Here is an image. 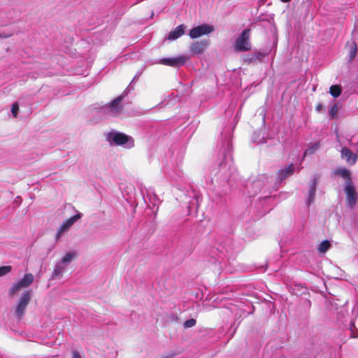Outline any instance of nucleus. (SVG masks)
I'll use <instances>...</instances> for the list:
<instances>
[{
  "label": "nucleus",
  "mask_w": 358,
  "mask_h": 358,
  "mask_svg": "<svg viewBox=\"0 0 358 358\" xmlns=\"http://www.w3.org/2000/svg\"><path fill=\"white\" fill-rule=\"evenodd\" d=\"M232 129L230 127L224 128L219 140V154L216 160V167L211 172L214 176L206 178L207 188L212 192L211 194L208 192V196L217 206H222L226 203V199L221 195L215 194V198L213 197V192L217 187L215 182L217 185L224 186L227 184L232 187L234 182H236L238 178L232 156Z\"/></svg>",
  "instance_id": "obj_1"
},
{
  "label": "nucleus",
  "mask_w": 358,
  "mask_h": 358,
  "mask_svg": "<svg viewBox=\"0 0 358 358\" xmlns=\"http://www.w3.org/2000/svg\"><path fill=\"white\" fill-rule=\"evenodd\" d=\"M141 73V71H138L136 73L129 86L120 96L116 97L108 104H105L99 108L97 113H99V117L101 118L114 117L117 116L122 111V106L121 105V102L122 99L129 93L131 90H133L132 85L138 80Z\"/></svg>",
  "instance_id": "obj_2"
},
{
  "label": "nucleus",
  "mask_w": 358,
  "mask_h": 358,
  "mask_svg": "<svg viewBox=\"0 0 358 358\" xmlns=\"http://www.w3.org/2000/svg\"><path fill=\"white\" fill-rule=\"evenodd\" d=\"M106 138L110 145L121 146L124 149H131L135 145L132 136L118 131H110L106 134Z\"/></svg>",
  "instance_id": "obj_3"
},
{
  "label": "nucleus",
  "mask_w": 358,
  "mask_h": 358,
  "mask_svg": "<svg viewBox=\"0 0 358 358\" xmlns=\"http://www.w3.org/2000/svg\"><path fill=\"white\" fill-rule=\"evenodd\" d=\"M251 29L246 28L241 33L239 36L236 38L234 46L236 50L238 52H246L251 49L250 43Z\"/></svg>",
  "instance_id": "obj_4"
},
{
  "label": "nucleus",
  "mask_w": 358,
  "mask_h": 358,
  "mask_svg": "<svg viewBox=\"0 0 358 358\" xmlns=\"http://www.w3.org/2000/svg\"><path fill=\"white\" fill-rule=\"evenodd\" d=\"M201 200V195L195 189L192 188L187 191V194L185 195L184 202L187 204L189 213L197 211L199 203Z\"/></svg>",
  "instance_id": "obj_5"
},
{
  "label": "nucleus",
  "mask_w": 358,
  "mask_h": 358,
  "mask_svg": "<svg viewBox=\"0 0 358 358\" xmlns=\"http://www.w3.org/2000/svg\"><path fill=\"white\" fill-rule=\"evenodd\" d=\"M31 290H27L22 293L15 308V315L18 320L23 317L27 306L31 301Z\"/></svg>",
  "instance_id": "obj_6"
},
{
  "label": "nucleus",
  "mask_w": 358,
  "mask_h": 358,
  "mask_svg": "<svg viewBox=\"0 0 358 358\" xmlns=\"http://www.w3.org/2000/svg\"><path fill=\"white\" fill-rule=\"evenodd\" d=\"M34 277L33 274L28 273L24 274V277L17 282L14 283L8 290L9 296H13L21 288L28 287L34 282Z\"/></svg>",
  "instance_id": "obj_7"
},
{
  "label": "nucleus",
  "mask_w": 358,
  "mask_h": 358,
  "mask_svg": "<svg viewBox=\"0 0 358 358\" xmlns=\"http://www.w3.org/2000/svg\"><path fill=\"white\" fill-rule=\"evenodd\" d=\"M83 216V214L78 211H77L76 214L70 218L64 220L62 224L59 226L57 233L55 238L58 240L64 233L67 231L71 226L77 222L79 219H80Z\"/></svg>",
  "instance_id": "obj_8"
},
{
  "label": "nucleus",
  "mask_w": 358,
  "mask_h": 358,
  "mask_svg": "<svg viewBox=\"0 0 358 358\" xmlns=\"http://www.w3.org/2000/svg\"><path fill=\"white\" fill-rule=\"evenodd\" d=\"M214 31V27L210 24H202L193 27L189 30V36L191 38H197L203 35H208Z\"/></svg>",
  "instance_id": "obj_9"
},
{
  "label": "nucleus",
  "mask_w": 358,
  "mask_h": 358,
  "mask_svg": "<svg viewBox=\"0 0 358 358\" xmlns=\"http://www.w3.org/2000/svg\"><path fill=\"white\" fill-rule=\"evenodd\" d=\"M234 250V246L231 243V240L229 238H224L220 242L215 249H213V253L218 252L217 260L222 257V255L225 256L227 254L231 253Z\"/></svg>",
  "instance_id": "obj_10"
},
{
  "label": "nucleus",
  "mask_w": 358,
  "mask_h": 358,
  "mask_svg": "<svg viewBox=\"0 0 358 358\" xmlns=\"http://www.w3.org/2000/svg\"><path fill=\"white\" fill-rule=\"evenodd\" d=\"M344 191L346 194V203L348 207L354 208L357 201V194L353 182L345 184Z\"/></svg>",
  "instance_id": "obj_11"
},
{
  "label": "nucleus",
  "mask_w": 358,
  "mask_h": 358,
  "mask_svg": "<svg viewBox=\"0 0 358 358\" xmlns=\"http://www.w3.org/2000/svg\"><path fill=\"white\" fill-rule=\"evenodd\" d=\"M185 62V57L178 56L176 57L162 58L159 60L158 63L172 67H180L183 66Z\"/></svg>",
  "instance_id": "obj_12"
},
{
  "label": "nucleus",
  "mask_w": 358,
  "mask_h": 358,
  "mask_svg": "<svg viewBox=\"0 0 358 358\" xmlns=\"http://www.w3.org/2000/svg\"><path fill=\"white\" fill-rule=\"evenodd\" d=\"M295 168L292 164L288 166L279 170L277 173V179L275 182L276 189L279 185L289 176H292L294 172Z\"/></svg>",
  "instance_id": "obj_13"
},
{
  "label": "nucleus",
  "mask_w": 358,
  "mask_h": 358,
  "mask_svg": "<svg viewBox=\"0 0 358 358\" xmlns=\"http://www.w3.org/2000/svg\"><path fill=\"white\" fill-rule=\"evenodd\" d=\"M209 46L208 40H201L194 42L189 48L192 55L203 54Z\"/></svg>",
  "instance_id": "obj_14"
},
{
  "label": "nucleus",
  "mask_w": 358,
  "mask_h": 358,
  "mask_svg": "<svg viewBox=\"0 0 358 358\" xmlns=\"http://www.w3.org/2000/svg\"><path fill=\"white\" fill-rule=\"evenodd\" d=\"M317 181L318 176L317 175H314L310 181L308 195L306 201L308 207H309L314 202Z\"/></svg>",
  "instance_id": "obj_15"
},
{
  "label": "nucleus",
  "mask_w": 358,
  "mask_h": 358,
  "mask_svg": "<svg viewBox=\"0 0 358 358\" xmlns=\"http://www.w3.org/2000/svg\"><path fill=\"white\" fill-rule=\"evenodd\" d=\"M341 157L343 159H345L347 163L350 165H353L357 160L358 154L353 153L346 147H343L341 150Z\"/></svg>",
  "instance_id": "obj_16"
},
{
  "label": "nucleus",
  "mask_w": 358,
  "mask_h": 358,
  "mask_svg": "<svg viewBox=\"0 0 358 358\" xmlns=\"http://www.w3.org/2000/svg\"><path fill=\"white\" fill-rule=\"evenodd\" d=\"M164 172L170 178V179L175 181L182 180L184 176V173H182V170H180L178 164H177L176 167L174 168V170L171 171L167 169H164Z\"/></svg>",
  "instance_id": "obj_17"
},
{
  "label": "nucleus",
  "mask_w": 358,
  "mask_h": 358,
  "mask_svg": "<svg viewBox=\"0 0 358 358\" xmlns=\"http://www.w3.org/2000/svg\"><path fill=\"white\" fill-rule=\"evenodd\" d=\"M185 28L186 27L184 24L177 26L174 29L169 32L167 39L169 41L176 40L184 34Z\"/></svg>",
  "instance_id": "obj_18"
},
{
  "label": "nucleus",
  "mask_w": 358,
  "mask_h": 358,
  "mask_svg": "<svg viewBox=\"0 0 358 358\" xmlns=\"http://www.w3.org/2000/svg\"><path fill=\"white\" fill-rule=\"evenodd\" d=\"M334 175L339 176L345 179V184L352 183L350 172L345 168L336 169L334 171Z\"/></svg>",
  "instance_id": "obj_19"
},
{
  "label": "nucleus",
  "mask_w": 358,
  "mask_h": 358,
  "mask_svg": "<svg viewBox=\"0 0 358 358\" xmlns=\"http://www.w3.org/2000/svg\"><path fill=\"white\" fill-rule=\"evenodd\" d=\"M66 268V266L64 264H62L60 261H59L55 264L51 278L55 279L62 277Z\"/></svg>",
  "instance_id": "obj_20"
},
{
  "label": "nucleus",
  "mask_w": 358,
  "mask_h": 358,
  "mask_svg": "<svg viewBox=\"0 0 358 358\" xmlns=\"http://www.w3.org/2000/svg\"><path fill=\"white\" fill-rule=\"evenodd\" d=\"M266 136L264 131H256L253 133L252 139L254 143L264 144L266 143Z\"/></svg>",
  "instance_id": "obj_21"
},
{
  "label": "nucleus",
  "mask_w": 358,
  "mask_h": 358,
  "mask_svg": "<svg viewBox=\"0 0 358 358\" xmlns=\"http://www.w3.org/2000/svg\"><path fill=\"white\" fill-rule=\"evenodd\" d=\"M331 247L330 241L326 239L322 241L317 246V249L320 254H325Z\"/></svg>",
  "instance_id": "obj_22"
},
{
  "label": "nucleus",
  "mask_w": 358,
  "mask_h": 358,
  "mask_svg": "<svg viewBox=\"0 0 358 358\" xmlns=\"http://www.w3.org/2000/svg\"><path fill=\"white\" fill-rule=\"evenodd\" d=\"M320 148V142L311 143L308 145V148L305 150V152L303 153V157H305L306 156L313 155L315 151L319 150Z\"/></svg>",
  "instance_id": "obj_23"
},
{
  "label": "nucleus",
  "mask_w": 358,
  "mask_h": 358,
  "mask_svg": "<svg viewBox=\"0 0 358 358\" xmlns=\"http://www.w3.org/2000/svg\"><path fill=\"white\" fill-rule=\"evenodd\" d=\"M76 256V252L74 251H71L67 252L60 260L62 264H64L66 267L68 265L71 264L72 260Z\"/></svg>",
  "instance_id": "obj_24"
},
{
  "label": "nucleus",
  "mask_w": 358,
  "mask_h": 358,
  "mask_svg": "<svg viewBox=\"0 0 358 358\" xmlns=\"http://www.w3.org/2000/svg\"><path fill=\"white\" fill-rule=\"evenodd\" d=\"M357 52V45L356 42L352 41L350 44L348 62L351 63L355 58Z\"/></svg>",
  "instance_id": "obj_25"
},
{
  "label": "nucleus",
  "mask_w": 358,
  "mask_h": 358,
  "mask_svg": "<svg viewBox=\"0 0 358 358\" xmlns=\"http://www.w3.org/2000/svg\"><path fill=\"white\" fill-rule=\"evenodd\" d=\"M329 93L334 98H338L342 93V88L338 85H331L329 88Z\"/></svg>",
  "instance_id": "obj_26"
},
{
  "label": "nucleus",
  "mask_w": 358,
  "mask_h": 358,
  "mask_svg": "<svg viewBox=\"0 0 358 358\" xmlns=\"http://www.w3.org/2000/svg\"><path fill=\"white\" fill-rule=\"evenodd\" d=\"M263 57V55L260 52H257L252 55H246L244 57V61L248 63H251L252 62L257 61Z\"/></svg>",
  "instance_id": "obj_27"
},
{
  "label": "nucleus",
  "mask_w": 358,
  "mask_h": 358,
  "mask_svg": "<svg viewBox=\"0 0 358 358\" xmlns=\"http://www.w3.org/2000/svg\"><path fill=\"white\" fill-rule=\"evenodd\" d=\"M196 323V320L194 318H191V319H189V320H187L186 321H185V322L183 323V327L185 329L190 328V327L195 326Z\"/></svg>",
  "instance_id": "obj_28"
},
{
  "label": "nucleus",
  "mask_w": 358,
  "mask_h": 358,
  "mask_svg": "<svg viewBox=\"0 0 358 358\" xmlns=\"http://www.w3.org/2000/svg\"><path fill=\"white\" fill-rule=\"evenodd\" d=\"M12 269L10 266H0V277L3 276L8 273Z\"/></svg>",
  "instance_id": "obj_29"
},
{
  "label": "nucleus",
  "mask_w": 358,
  "mask_h": 358,
  "mask_svg": "<svg viewBox=\"0 0 358 358\" xmlns=\"http://www.w3.org/2000/svg\"><path fill=\"white\" fill-rule=\"evenodd\" d=\"M338 107L334 104L329 109V114L331 119H334L337 113Z\"/></svg>",
  "instance_id": "obj_30"
},
{
  "label": "nucleus",
  "mask_w": 358,
  "mask_h": 358,
  "mask_svg": "<svg viewBox=\"0 0 358 358\" xmlns=\"http://www.w3.org/2000/svg\"><path fill=\"white\" fill-rule=\"evenodd\" d=\"M236 306L234 305H232V306L231 307H223V308L222 309V313L223 314H226V315H229V313H231L236 308Z\"/></svg>",
  "instance_id": "obj_31"
},
{
  "label": "nucleus",
  "mask_w": 358,
  "mask_h": 358,
  "mask_svg": "<svg viewBox=\"0 0 358 358\" xmlns=\"http://www.w3.org/2000/svg\"><path fill=\"white\" fill-rule=\"evenodd\" d=\"M19 110V105L17 103H14L12 105L11 113L13 115L16 117Z\"/></svg>",
  "instance_id": "obj_32"
},
{
  "label": "nucleus",
  "mask_w": 358,
  "mask_h": 358,
  "mask_svg": "<svg viewBox=\"0 0 358 358\" xmlns=\"http://www.w3.org/2000/svg\"><path fill=\"white\" fill-rule=\"evenodd\" d=\"M252 188H255V194L257 192L256 188L258 189V191H260V189L262 188V182L259 180H257L254 181V182L252 184Z\"/></svg>",
  "instance_id": "obj_33"
},
{
  "label": "nucleus",
  "mask_w": 358,
  "mask_h": 358,
  "mask_svg": "<svg viewBox=\"0 0 358 358\" xmlns=\"http://www.w3.org/2000/svg\"><path fill=\"white\" fill-rule=\"evenodd\" d=\"M72 358H82L80 353L78 351H73Z\"/></svg>",
  "instance_id": "obj_34"
},
{
  "label": "nucleus",
  "mask_w": 358,
  "mask_h": 358,
  "mask_svg": "<svg viewBox=\"0 0 358 358\" xmlns=\"http://www.w3.org/2000/svg\"><path fill=\"white\" fill-rule=\"evenodd\" d=\"M322 108H323V105H322L321 103H319L316 106V107H315V110H316V111H317V112H320V111L322 110Z\"/></svg>",
  "instance_id": "obj_35"
},
{
  "label": "nucleus",
  "mask_w": 358,
  "mask_h": 358,
  "mask_svg": "<svg viewBox=\"0 0 358 358\" xmlns=\"http://www.w3.org/2000/svg\"><path fill=\"white\" fill-rule=\"evenodd\" d=\"M225 299V298L224 297H217L216 299H214V302H217V301H220V302L223 301Z\"/></svg>",
  "instance_id": "obj_36"
},
{
  "label": "nucleus",
  "mask_w": 358,
  "mask_h": 358,
  "mask_svg": "<svg viewBox=\"0 0 358 358\" xmlns=\"http://www.w3.org/2000/svg\"><path fill=\"white\" fill-rule=\"evenodd\" d=\"M347 141H348V145H351L352 144V137L349 138H347Z\"/></svg>",
  "instance_id": "obj_37"
},
{
  "label": "nucleus",
  "mask_w": 358,
  "mask_h": 358,
  "mask_svg": "<svg viewBox=\"0 0 358 358\" xmlns=\"http://www.w3.org/2000/svg\"><path fill=\"white\" fill-rule=\"evenodd\" d=\"M171 319H172L173 320H176L178 319V317H177L176 315L172 314V315H171Z\"/></svg>",
  "instance_id": "obj_38"
},
{
  "label": "nucleus",
  "mask_w": 358,
  "mask_h": 358,
  "mask_svg": "<svg viewBox=\"0 0 358 358\" xmlns=\"http://www.w3.org/2000/svg\"><path fill=\"white\" fill-rule=\"evenodd\" d=\"M283 3H288L291 0H280Z\"/></svg>",
  "instance_id": "obj_39"
},
{
  "label": "nucleus",
  "mask_w": 358,
  "mask_h": 358,
  "mask_svg": "<svg viewBox=\"0 0 358 358\" xmlns=\"http://www.w3.org/2000/svg\"><path fill=\"white\" fill-rule=\"evenodd\" d=\"M267 199H268V197H267V196H266V197L264 198V200H267Z\"/></svg>",
  "instance_id": "obj_40"
}]
</instances>
